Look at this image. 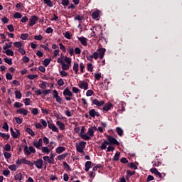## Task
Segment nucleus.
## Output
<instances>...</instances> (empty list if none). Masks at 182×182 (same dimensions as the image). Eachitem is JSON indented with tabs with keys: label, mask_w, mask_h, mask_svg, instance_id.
Masks as SVG:
<instances>
[{
	"label": "nucleus",
	"mask_w": 182,
	"mask_h": 182,
	"mask_svg": "<svg viewBox=\"0 0 182 182\" xmlns=\"http://www.w3.org/2000/svg\"><path fill=\"white\" fill-rule=\"evenodd\" d=\"M43 160H44V161H46V163H49V164H54L52 159L48 156H43Z\"/></svg>",
	"instance_id": "nucleus-22"
},
{
	"label": "nucleus",
	"mask_w": 182,
	"mask_h": 182,
	"mask_svg": "<svg viewBox=\"0 0 182 182\" xmlns=\"http://www.w3.org/2000/svg\"><path fill=\"white\" fill-rule=\"evenodd\" d=\"M4 50L7 56H14V51H12V50L9 49V50Z\"/></svg>",
	"instance_id": "nucleus-40"
},
{
	"label": "nucleus",
	"mask_w": 182,
	"mask_h": 182,
	"mask_svg": "<svg viewBox=\"0 0 182 182\" xmlns=\"http://www.w3.org/2000/svg\"><path fill=\"white\" fill-rule=\"evenodd\" d=\"M43 144V141L42 140V138H40L38 139V141L33 142V145L34 146V147H36V149H41V147H42Z\"/></svg>",
	"instance_id": "nucleus-10"
},
{
	"label": "nucleus",
	"mask_w": 182,
	"mask_h": 182,
	"mask_svg": "<svg viewBox=\"0 0 182 182\" xmlns=\"http://www.w3.org/2000/svg\"><path fill=\"white\" fill-rule=\"evenodd\" d=\"M31 99H29V98H26V99L24 100V105H25L26 106H29V105H31Z\"/></svg>",
	"instance_id": "nucleus-53"
},
{
	"label": "nucleus",
	"mask_w": 182,
	"mask_h": 182,
	"mask_svg": "<svg viewBox=\"0 0 182 182\" xmlns=\"http://www.w3.org/2000/svg\"><path fill=\"white\" fill-rule=\"evenodd\" d=\"M4 150L5 151H11V144H6L5 146H4Z\"/></svg>",
	"instance_id": "nucleus-51"
},
{
	"label": "nucleus",
	"mask_w": 182,
	"mask_h": 182,
	"mask_svg": "<svg viewBox=\"0 0 182 182\" xmlns=\"http://www.w3.org/2000/svg\"><path fill=\"white\" fill-rule=\"evenodd\" d=\"M26 132L30 134V136H35V132L31 128H26Z\"/></svg>",
	"instance_id": "nucleus-36"
},
{
	"label": "nucleus",
	"mask_w": 182,
	"mask_h": 182,
	"mask_svg": "<svg viewBox=\"0 0 182 182\" xmlns=\"http://www.w3.org/2000/svg\"><path fill=\"white\" fill-rule=\"evenodd\" d=\"M28 36H29L28 33H23L21 35L20 39L22 41H26V39H28Z\"/></svg>",
	"instance_id": "nucleus-38"
},
{
	"label": "nucleus",
	"mask_w": 182,
	"mask_h": 182,
	"mask_svg": "<svg viewBox=\"0 0 182 182\" xmlns=\"http://www.w3.org/2000/svg\"><path fill=\"white\" fill-rule=\"evenodd\" d=\"M59 52H60V50H59V48L53 51V58H56L58 56V55H59Z\"/></svg>",
	"instance_id": "nucleus-59"
},
{
	"label": "nucleus",
	"mask_w": 182,
	"mask_h": 182,
	"mask_svg": "<svg viewBox=\"0 0 182 182\" xmlns=\"http://www.w3.org/2000/svg\"><path fill=\"white\" fill-rule=\"evenodd\" d=\"M56 124L59 127L60 130H65V124H63L62 122L57 121Z\"/></svg>",
	"instance_id": "nucleus-21"
},
{
	"label": "nucleus",
	"mask_w": 182,
	"mask_h": 182,
	"mask_svg": "<svg viewBox=\"0 0 182 182\" xmlns=\"http://www.w3.org/2000/svg\"><path fill=\"white\" fill-rule=\"evenodd\" d=\"M39 75H32V74H30L28 75V79H29L30 80H33L35 79H38Z\"/></svg>",
	"instance_id": "nucleus-34"
},
{
	"label": "nucleus",
	"mask_w": 182,
	"mask_h": 182,
	"mask_svg": "<svg viewBox=\"0 0 182 182\" xmlns=\"http://www.w3.org/2000/svg\"><path fill=\"white\" fill-rule=\"evenodd\" d=\"M4 156L5 159H6L7 160L11 159V157H12V154H11L9 152H4Z\"/></svg>",
	"instance_id": "nucleus-46"
},
{
	"label": "nucleus",
	"mask_w": 182,
	"mask_h": 182,
	"mask_svg": "<svg viewBox=\"0 0 182 182\" xmlns=\"http://www.w3.org/2000/svg\"><path fill=\"white\" fill-rule=\"evenodd\" d=\"M42 153H46V154H49L50 153V150L47 146H43L41 148Z\"/></svg>",
	"instance_id": "nucleus-28"
},
{
	"label": "nucleus",
	"mask_w": 182,
	"mask_h": 182,
	"mask_svg": "<svg viewBox=\"0 0 182 182\" xmlns=\"http://www.w3.org/2000/svg\"><path fill=\"white\" fill-rule=\"evenodd\" d=\"M17 113L26 116L28 114V110L25 109V108H20L17 110Z\"/></svg>",
	"instance_id": "nucleus-18"
},
{
	"label": "nucleus",
	"mask_w": 182,
	"mask_h": 182,
	"mask_svg": "<svg viewBox=\"0 0 182 182\" xmlns=\"http://www.w3.org/2000/svg\"><path fill=\"white\" fill-rule=\"evenodd\" d=\"M92 55L93 59L97 60L99 58V53L97 51L94 52L93 55Z\"/></svg>",
	"instance_id": "nucleus-58"
},
{
	"label": "nucleus",
	"mask_w": 182,
	"mask_h": 182,
	"mask_svg": "<svg viewBox=\"0 0 182 182\" xmlns=\"http://www.w3.org/2000/svg\"><path fill=\"white\" fill-rule=\"evenodd\" d=\"M15 180L21 181L22 180V173H19L14 176Z\"/></svg>",
	"instance_id": "nucleus-41"
},
{
	"label": "nucleus",
	"mask_w": 182,
	"mask_h": 182,
	"mask_svg": "<svg viewBox=\"0 0 182 182\" xmlns=\"http://www.w3.org/2000/svg\"><path fill=\"white\" fill-rule=\"evenodd\" d=\"M78 87H80V89H83L84 90H87L89 87V83L85 81H80L78 83Z\"/></svg>",
	"instance_id": "nucleus-6"
},
{
	"label": "nucleus",
	"mask_w": 182,
	"mask_h": 182,
	"mask_svg": "<svg viewBox=\"0 0 182 182\" xmlns=\"http://www.w3.org/2000/svg\"><path fill=\"white\" fill-rule=\"evenodd\" d=\"M60 76H62V77H65L68 76V73L63 70L60 71Z\"/></svg>",
	"instance_id": "nucleus-56"
},
{
	"label": "nucleus",
	"mask_w": 182,
	"mask_h": 182,
	"mask_svg": "<svg viewBox=\"0 0 182 182\" xmlns=\"http://www.w3.org/2000/svg\"><path fill=\"white\" fill-rule=\"evenodd\" d=\"M11 174V171L8 169H5L3 171V175L5 176L6 177L9 176Z\"/></svg>",
	"instance_id": "nucleus-57"
},
{
	"label": "nucleus",
	"mask_w": 182,
	"mask_h": 182,
	"mask_svg": "<svg viewBox=\"0 0 182 182\" xmlns=\"http://www.w3.org/2000/svg\"><path fill=\"white\" fill-rule=\"evenodd\" d=\"M89 114L91 117H95V116H97V117H99V116H100V114L99 112H96V110H95V109L90 110Z\"/></svg>",
	"instance_id": "nucleus-15"
},
{
	"label": "nucleus",
	"mask_w": 182,
	"mask_h": 182,
	"mask_svg": "<svg viewBox=\"0 0 182 182\" xmlns=\"http://www.w3.org/2000/svg\"><path fill=\"white\" fill-rule=\"evenodd\" d=\"M14 18H15V19H21V18H22V14L19 12H16L14 14Z\"/></svg>",
	"instance_id": "nucleus-42"
},
{
	"label": "nucleus",
	"mask_w": 182,
	"mask_h": 182,
	"mask_svg": "<svg viewBox=\"0 0 182 182\" xmlns=\"http://www.w3.org/2000/svg\"><path fill=\"white\" fill-rule=\"evenodd\" d=\"M73 69L74 72H75V73L77 74V72H79V63H75Z\"/></svg>",
	"instance_id": "nucleus-31"
},
{
	"label": "nucleus",
	"mask_w": 182,
	"mask_h": 182,
	"mask_svg": "<svg viewBox=\"0 0 182 182\" xmlns=\"http://www.w3.org/2000/svg\"><path fill=\"white\" fill-rule=\"evenodd\" d=\"M114 150V146H112V145H109V146L107 147V151L109 152V151H113Z\"/></svg>",
	"instance_id": "nucleus-64"
},
{
	"label": "nucleus",
	"mask_w": 182,
	"mask_h": 182,
	"mask_svg": "<svg viewBox=\"0 0 182 182\" xmlns=\"http://www.w3.org/2000/svg\"><path fill=\"white\" fill-rule=\"evenodd\" d=\"M57 62H58V63H60V65L64 64L65 62L63 61V57H60V58H58Z\"/></svg>",
	"instance_id": "nucleus-63"
},
{
	"label": "nucleus",
	"mask_w": 182,
	"mask_h": 182,
	"mask_svg": "<svg viewBox=\"0 0 182 182\" xmlns=\"http://www.w3.org/2000/svg\"><path fill=\"white\" fill-rule=\"evenodd\" d=\"M4 62L8 65H12V59L6 58H4Z\"/></svg>",
	"instance_id": "nucleus-55"
},
{
	"label": "nucleus",
	"mask_w": 182,
	"mask_h": 182,
	"mask_svg": "<svg viewBox=\"0 0 182 182\" xmlns=\"http://www.w3.org/2000/svg\"><path fill=\"white\" fill-rule=\"evenodd\" d=\"M63 6H69L70 1L69 0H60Z\"/></svg>",
	"instance_id": "nucleus-29"
},
{
	"label": "nucleus",
	"mask_w": 182,
	"mask_h": 182,
	"mask_svg": "<svg viewBox=\"0 0 182 182\" xmlns=\"http://www.w3.org/2000/svg\"><path fill=\"white\" fill-rule=\"evenodd\" d=\"M64 60H65V63H64L63 65H61L62 70H69V68H70V66H72V58L65 57L64 58Z\"/></svg>",
	"instance_id": "nucleus-3"
},
{
	"label": "nucleus",
	"mask_w": 182,
	"mask_h": 182,
	"mask_svg": "<svg viewBox=\"0 0 182 182\" xmlns=\"http://www.w3.org/2000/svg\"><path fill=\"white\" fill-rule=\"evenodd\" d=\"M41 112L44 114H49V113H50V110L45 108H41Z\"/></svg>",
	"instance_id": "nucleus-48"
},
{
	"label": "nucleus",
	"mask_w": 182,
	"mask_h": 182,
	"mask_svg": "<svg viewBox=\"0 0 182 182\" xmlns=\"http://www.w3.org/2000/svg\"><path fill=\"white\" fill-rule=\"evenodd\" d=\"M92 105H95L97 107H100L103 106V105H105V101H103V100L100 101L97 99H94V100H92Z\"/></svg>",
	"instance_id": "nucleus-8"
},
{
	"label": "nucleus",
	"mask_w": 182,
	"mask_h": 182,
	"mask_svg": "<svg viewBox=\"0 0 182 182\" xmlns=\"http://www.w3.org/2000/svg\"><path fill=\"white\" fill-rule=\"evenodd\" d=\"M97 130V127H91L88 128V130L87 133H85V135H82V139L83 140H90L92 137L95 135V131Z\"/></svg>",
	"instance_id": "nucleus-1"
},
{
	"label": "nucleus",
	"mask_w": 182,
	"mask_h": 182,
	"mask_svg": "<svg viewBox=\"0 0 182 182\" xmlns=\"http://www.w3.org/2000/svg\"><path fill=\"white\" fill-rule=\"evenodd\" d=\"M92 95H93V90H88L87 91V92H86V96H87V97L92 96Z\"/></svg>",
	"instance_id": "nucleus-60"
},
{
	"label": "nucleus",
	"mask_w": 182,
	"mask_h": 182,
	"mask_svg": "<svg viewBox=\"0 0 182 182\" xmlns=\"http://www.w3.org/2000/svg\"><path fill=\"white\" fill-rule=\"evenodd\" d=\"M11 46H12V42H10L9 43H6L3 46V49H4V50H8L9 49V48H11Z\"/></svg>",
	"instance_id": "nucleus-30"
},
{
	"label": "nucleus",
	"mask_w": 182,
	"mask_h": 182,
	"mask_svg": "<svg viewBox=\"0 0 182 182\" xmlns=\"http://www.w3.org/2000/svg\"><path fill=\"white\" fill-rule=\"evenodd\" d=\"M43 141L44 144H49V138L44 136L43 138Z\"/></svg>",
	"instance_id": "nucleus-61"
},
{
	"label": "nucleus",
	"mask_w": 182,
	"mask_h": 182,
	"mask_svg": "<svg viewBox=\"0 0 182 182\" xmlns=\"http://www.w3.org/2000/svg\"><path fill=\"white\" fill-rule=\"evenodd\" d=\"M15 96L16 99H21L22 97V94L21 93V91L19 90H16L15 91Z\"/></svg>",
	"instance_id": "nucleus-37"
},
{
	"label": "nucleus",
	"mask_w": 182,
	"mask_h": 182,
	"mask_svg": "<svg viewBox=\"0 0 182 182\" xmlns=\"http://www.w3.org/2000/svg\"><path fill=\"white\" fill-rule=\"evenodd\" d=\"M38 16H31L29 19V26H33V25L36 24V21H38Z\"/></svg>",
	"instance_id": "nucleus-12"
},
{
	"label": "nucleus",
	"mask_w": 182,
	"mask_h": 182,
	"mask_svg": "<svg viewBox=\"0 0 182 182\" xmlns=\"http://www.w3.org/2000/svg\"><path fill=\"white\" fill-rule=\"evenodd\" d=\"M110 109H112V104L107 103L104 105L102 110H104V112H109V110H110Z\"/></svg>",
	"instance_id": "nucleus-16"
},
{
	"label": "nucleus",
	"mask_w": 182,
	"mask_h": 182,
	"mask_svg": "<svg viewBox=\"0 0 182 182\" xmlns=\"http://www.w3.org/2000/svg\"><path fill=\"white\" fill-rule=\"evenodd\" d=\"M63 96H68L69 97H72V96H73V93L68 88L65 89L64 91L63 92Z\"/></svg>",
	"instance_id": "nucleus-14"
},
{
	"label": "nucleus",
	"mask_w": 182,
	"mask_h": 182,
	"mask_svg": "<svg viewBox=\"0 0 182 182\" xmlns=\"http://www.w3.org/2000/svg\"><path fill=\"white\" fill-rule=\"evenodd\" d=\"M92 167V161H87L85 163V171H89L90 168Z\"/></svg>",
	"instance_id": "nucleus-27"
},
{
	"label": "nucleus",
	"mask_w": 182,
	"mask_h": 182,
	"mask_svg": "<svg viewBox=\"0 0 182 182\" xmlns=\"http://www.w3.org/2000/svg\"><path fill=\"white\" fill-rule=\"evenodd\" d=\"M128 166L129 167H130V168H134V170H137V166H136L133 162L129 163Z\"/></svg>",
	"instance_id": "nucleus-50"
},
{
	"label": "nucleus",
	"mask_w": 182,
	"mask_h": 182,
	"mask_svg": "<svg viewBox=\"0 0 182 182\" xmlns=\"http://www.w3.org/2000/svg\"><path fill=\"white\" fill-rule=\"evenodd\" d=\"M10 132L12 137L14 139H18L19 137V130L16 129V131H14V128H10Z\"/></svg>",
	"instance_id": "nucleus-11"
},
{
	"label": "nucleus",
	"mask_w": 182,
	"mask_h": 182,
	"mask_svg": "<svg viewBox=\"0 0 182 182\" xmlns=\"http://www.w3.org/2000/svg\"><path fill=\"white\" fill-rule=\"evenodd\" d=\"M36 166L38 168H42L43 166V160L42 159H38L36 161H34L33 163H31V166Z\"/></svg>",
	"instance_id": "nucleus-5"
},
{
	"label": "nucleus",
	"mask_w": 182,
	"mask_h": 182,
	"mask_svg": "<svg viewBox=\"0 0 182 182\" xmlns=\"http://www.w3.org/2000/svg\"><path fill=\"white\" fill-rule=\"evenodd\" d=\"M76 150L81 154H85V148L86 147V142L81 141L79 143L75 144Z\"/></svg>",
	"instance_id": "nucleus-2"
},
{
	"label": "nucleus",
	"mask_w": 182,
	"mask_h": 182,
	"mask_svg": "<svg viewBox=\"0 0 182 182\" xmlns=\"http://www.w3.org/2000/svg\"><path fill=\"white\" fill-rule=\"evenodd\" d=\"M43 2L44 4H46V5H47L50 8H52V6H53V1L50 0H43Z\"/></svg>",
	"instance_id": "nucleus-26"
},
{
	"label": "nucleus",
	"mask_w": 182,
	"mask_h": 182,
	"mask_svg": "<svg viewBox=\"0 0 182 182\" xmlns=\"http://www.w3.org/2000/svg\"><path fill=\"white\" fill-rule=\"evenodd\" d=\"M40 123H41L42 126H43V127H47L48 126V122H46V121L43 119H40Z\"/></svg>",
	"instance_id": "nucleus-49"
},
{
	"label": "nucleus",
	"mask_w": 182,
	"mask_h": 182,
	"mask_svg": "<svg viewBox=\"0 0 182 182\" xmlns=\"http://www.w3.org/2000/svg\"><path fill=\"white\" fill-rule=\"evenodd\" d=\"M116 130H117V133L118 135L123 136V129H122V128L117 127Z\"/></svg>",
	"instance_id": "nucleus-44"
},
{
	"label": "nucleus",
	"mask_w": 182,
	"mask_h": 182,
	"mask_svg": "<svg viewBox=\"0 0 182 182\" xmlns=\"http://www.w3.org/2000/svg\"><path fill=\"white\" fill-rule=\"evenodd\" d=\"M57 83L58 86H63L65 85V82L63 81V79L60 78L57 81Z\"/></svg>",
	"instance_id": "nucleus-52"
},
{
	"label": "nucleus",
	"mask_w": 182,
	"mask_h": 182,
	"mask_svg": "<svg viewBox=\"0 0 182 182\" xmlns=\"http://www.w3.org/2000/svg\"><path fill=\"white\" fill-rule=\"evenodd\" d=\"M0 137H2V139H4V140H9V137H11V136L9 134H6L5 133L0 132Z\"/></svg>",
	"instance_id": "nucleus-23"
},
{
	"label": "nucleus",
	"mask_w": 182,
	"mask_h": 182,
	"mask_svg": "<svg viewBox=\"0 0 182 182\" xmlns=\"http://www.w3.org/2000/svg\"><path fill=\"white\" fill-rule=\"evenodd\" d=\"M100 15V11L99 10H97L92 13V19H97Z\"/></svg>",
	"instance_id": "nucleus-19"
},
{
	"label": "nucleus",
	"mask_w": 182,
	"mask_h": 182,
	"mask_svg": "<svg viewBox=\"0 0 182 182\" xmlns=\"http://www.w3.org/2000/svg\"><path fill=\"white\" fill-rule=\"evenodd\" d=\"M7 28L9 29V31L14 32L15 29L14 28V26L12 24H9L7 26Z\"/></svg>",
	"instance_id": "nucleus-62"
},
{
	"label": "nucleus",
	"mask_w": 182,
	"mask_h": 182,
	"mask_svg": "<svg viewBox=\"0 0 182 182\" xmlns=\"http://www.w3.org/2000/svg\"><path fill=\"white\" fill-rule=\"evenodd\" d=\"M78 41H80L81 45L83 46H87V38L85 37H77Z\"/></svg>",
	"instance_id": "nucleus-13"
},
{
	"label": "nucleus",
	"mask_w": 182,
	"mask_h": 182,
	"mask_svg": "<svg viewBox=\"0 0 182 182\" xmlns=\"http://www.w3.org/2000/svg\"><path fill=\"white\" fill-rule=\"evenodd\" d=\"M119 159H120V152L117 151L112 160L113 161H119Z\"/></svg>",
	"instance_id": "nucleus-24"
},
{
	"label": "nucleus",
	"mask_w": 182,
	"mask_h": 182,
	"mask_svg": "<svg viewBox=\"0 0 182 182\" xmlns=\"http://www.w3.org/2000/svg\"><path fill=\"white\" fill-rule=\"evenodd\" d=\"M66 150V149L63 146H58V148L55 149V152L58 154H60L61 153H63V151H65Z\"/></svg>",
	"instance_id": "nucleus-17"
},
{
	"label": "nucleus",
	"mask_w": 182,
	"mask_h": 182,
	"mask_svg": "<svg viewBox=\"0 0 182 182\" xmlns=\"http://www.w3.org/2000/svg\"><path fill=\"white\" fill-rule=\"evenodd\" d=\"M32 114H34V116H36L39 113V111L38 110V108H33L31 110Z\"/></svg>",
	"instance_id": "nucleus-54"
},
{
	"label": "nucleus",
	"mask_w": 182,
	"mask_h": 182,
	"mask_svg": "<svg viewBox=\"0 0 182 182\" xmlns=\"http://www.w3.org/2000/svg\"><path fill=\"white\" fill-rule=\"evenodd\" d=\"M63 35L66 39H70L72 38V35H70V33L69 31H66L65 33H63Z\"/></svg>",
	"instance_id": "nucleus-45"
},
{
	"label": "nucleus",
	"mask_w": 182,
	"mask_h": 182,
	"mask_svg": "<svg viewBox=\"0 0 182 182\" xmlns=\"http://www.w3.org/2000/svg\"><path fill=\"white\" fill-rule=\"evenodd\" d=\"M48 127H49V129H50L53 132H58V127H55V125L53 124H48Z\"/></svg>",
	"instance_id": "nucleus-25"
},
{
	"label": "nucleus",
	"mask_w": 182,
	"mask_h": 182,
	"mask_svg": "<svg viewBox=\"0 0 182 182\" xmlns=\"http://www.w3.org/2000/svg\"><path fill=\"white\" fill-rule=\"evenodd\" d=\"M69 154L65 153L61 155H59L58 156H57L58 160H59L60 161V160H63L64 159L66 158V156H68Z\"/></svg>",
	"instance_id": "nucleus-35"
},
{
	"label": "nucleus",
	"mask_w": 182,
	"mask_h": 182,
	"mask_svg": "<svg viewBox=\"0 0 182 182\" xmlns=\"http://www.w3.org/2000/svg\"><path fill=\"white\" fill-rule=\"evenodd\" d=\"M14 45L15 48H18V49H21L22 48V43L20 41L14 42Z\"/></svg>",
	"instance_id": "nucleus-39"
},
{
	"label": "nucleus",
	"mask_w": 182,
	"mask_h": 182,
	"mask_svg": "<svg viewBox=\"0 0 182 182\" xmlns=\"http://www.w3.org/2000/svg\"><path fill=\"white\" fill-rule=\"evenodd\" d=\"M24 152H25V154H26V156H31L32 153L33 154L36 153V150L32 146H30L28 147V146H26L24 147Z\"/></svg>",
	"instance_id": "nucleus-4"
},
{
	"label": "nucleus",
	"mask_w": 182,
	"mask_h": 182,
	"mask_svg": "<svg viewBox=\"0 0 182 182\" xmlns=\"http://www.w3.org/2000/svg\"><path fill=\"white\" fill-rule=\"evenodd\" d=\"M21 163L23 164H26L27 166H32V163L31 162V161L26 160V159H22Z\"/></svg>",
	"instance_id": "nucleus-33"
},
{
	"label": "nucleus",
	"mask_w": 182,
	"mask_h": 182,
	"mask_svg": "<svg viewBox=\"0 0 182 182\" xmlns=\"http://www.w3.org/2000/svg\"><path fill=\"white\" fill-rule=\"evenodd\" d=\"M49 63H50V59L49 58H46L44 60H43V65L46 67V66H48L49 65Z\"/></svg>",
	"instance_id": "nucleus-47"
},
{
	"label": "nucleus",
	"mask_w": 182,
	"mask_h": 182,
	"mask_svg": "<svg viewBox=\"0 0 182 182\" xmlns=\"http://www.w3.org/2000/svg\"><path fill=\"white\" fill-rule=\"evenodd\" d=\"M107 145H109V141L105 140L102 142L100 147L101 150H106V149H107Z\"/></svg>",
	"instance_id": "nucleus-20"
},
{
	"label": "nucleus",
	"mask_w": 182,
	"mask_h": 182,
	"mask_svg": "<svg viewBox=\"0 0 182 182\" xmlns=\"http://www.w3.org/2000/svg\"><path fill=\"white\" fill-rule=\"evenodd\" d=\"M107 140L109 144H116L117 146H119V141H117V139H115L113 136H107Z\"/></svg>",
	"instance_id": "nucleus-7"
},
{
	"label": "nucleus",
	"mask_w": 182,
	"mask_h": 182,
	"mask_svg": "<svg viewBox=\"0 0 182 182\" xmlns=\"http://www.w3.org/2000/svg\"><path fill=\"white\" fill-rule=\"evenodd\" d=\"M97 52L98 53V55H100V59H103L105 58V53H106V49L103 48H99L97 50Z\"/></svg>",
	"instance_id": "nucleus-9"
},
{
	"label": "nucleus",
	"mask_w": 182,
	"mask_h": 182,
	"mask_svg": "<svg viewBox=\"0 0 182 182\" xmlns=\"http://www.w3.org/2000/svg\"><path fill=\"white\" fill-rule=\"evenodd\" d=\"M86 134H85V127H82L80 133L79 134L80 137H81V139H83V136H85Z\"/></svg>",
	"instance_id": "nucleus-43"
},
{
	"label": "nucleus",
	"mask_w": 182,
	"mask_h": 182,
	"mask_svg": "<svg viewBox=\"0 0 182 182\" xmlns=\"http://www.w3.org/2000/svg\"><path fill=\"white\" fill-rule=\"evenodd\" d=\"M9 169L11 170V171H16L18 170V166L13 164L9 166Z\"/></svg>",
	"instance_id": "nucleus-32"
}]
</instances>
